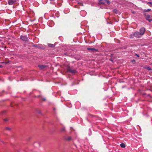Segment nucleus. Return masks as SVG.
<instances>
[{
	"label": "nucleus",
	"mask_w": 152,
	"mask_h": 152,
	"mask_svg": "<svg viewBox=\"0 0 152 152\" xmlns=\"http://www.w3.org/2000/svg\"><path fill=\"white\" fill-rule=\"evenodd\" d=\"M145 31V29L144 28H141L140 30V34L139 35H137L138 37H141L142 35H143Z\"/></svg>",
	"instance_id": "nucleus-1"
},
{
	"label": "nucleus",
	"mask_w": 152,
	"mask_h": 152,
	"mask_svg": "<svg viewBox=\"0 0 152 152\" xmlns=\"http://www.w3.org/2000/svg\"><path fill=\"white\" fill-rule=\"evenodd\" d=\"M140 34V33H139L138 32H135L133 35H132V34H131V37H130L131 38H133V37L134 36H135L136 37H137V38H139L140 37H138L137 36V35H139Z\"/></svg>",
	"instance_id": "nucleus-2"
},
{
	"label": "nucleus",
	"mask_w": 152,
	"mask_h": 152,
	"mask_svg": "<svg viewBox=\"0 0 152 152\" xmlns=\"http://www.w3.org/2000/svg\"><path fill=\"white\" fill-rule=\"evenodd\" d=\"M146 19L149 22L152 21V19L150 18V16L149 15H148L146 16Z\"/></svg>",
	"instance_id": "nucleus-3"
},
{
	"label": "nucleus",
	"mask_w": 152,
	"mask_h": 152,
	"mask_svg": "<svg viewBox=\"0 0 152 152\" xmlns=\"http://www.w3.org/2000/svg\"><path fill=\"white\" fill-rule=\"evenodd\" d=\"M20 38L22 40L25 41H28V40L27 38L25 36H21Z\"/></svg>",
	"instance_id": "nucleus-4"
},
{
	"label": "nucleus",
	"mask_w": 152,
	"mask_h": 152,
	"mask_svg": "<svg viewBox=\"0 0 152 152\" xmlns=\"http://www.w3.org/2000/svg\"><path fill=\"white\" fill-rule=\"evenodd\" d=\"M38 67L40 69L42 70L46 68V66L43 65H39Z\"/></svg>",
	"instance_id": "nucleus-5"
},
{
	"label": "nucleus",
	"mask_w": 152,
	"mask_h": 152,
	"mask_svg": "<svg viewBox=\"0 0 152 152\" xmlns=\"http://www.w3.org/2000/svg\"><path fill=\"white\" fill-rule=\"evenodd\" d=\"M15 0H9L8 1V4L9 5H12L15 2Z\"/></svg>",
	"instance_id": "nucleus-6"
},
{
	"label": "nucleus",
	"mask_w": 152,
	"mask_h": 152,
	"mask_svg": "<svg viewBox=\"0 0 152 152\" xmlns=\"http://www.w3.org/2000/svg\"><path fill=\"white\" fill-rule=\"evenodd\" d=\"M105 0H101L99 1V3L101 4H105Z\"/></svg>",
	"instance_id": "nucleus-7"
},
{
	"label": "nucleus",
	"mask_w": 152,
	"mask_h": 152,
	"mask_svg": "<svg viewBox=\"0 0 152 152\" xmlns=\"http://www.w3.org/2000/svg\"><path fill=\"white\" fill-rule=\"evenodd\" d=\"M87 50H92V51H94V50H96L94 48H87Z\"/></svg>",
	"instance_id": "nucleus-8"
},
{
	"label": "nucleus",
	"mask_w": 152,
	"mask_h": 152,
	"mask_svg": "<svg viewBox=\"0 0 152 152\" xmlns=\"http://www.w3.org/2000/svg\"><path fill=\"white\" fill-rule=\"evenodd\" d=\"M121 147L123 148H124L125 147V145L123 143H122L120 144Z\"/></svg>",
	"instance_id": "nucleus-9"
},
{
	"label": "nucleus",
	"mask_w": 152,
	"mask_h": 152,
	"mask_svg": "<svg viewBox=\"0 0 152 152\" xmlns=\"http://www.w3.org/2000/svg\"><path fill=\"white\" fill-rule=\"evenodd\" d=\"M151 9H146L145 10H144V12H149L150 11H151Z\"/></svg>",
	"instance_id": "nucleus-10"
},
{
	"label": "nucleus",
	"mask_w": 152,
	"mask_h": 152,
	"mask_svg": "<svg viewBox=\"0 0 152 152\" xmlns=\"http://www.w3.org/2000/svg\"><path fill=\"white\" fill-rule=\"evenodd\" d=\"M110 2L109 1L106 0L105 4L109 5L110 4Z\"/></svg>",
	"instance_id": "nucleus-11"
},
{
	"label": "nucleus",
	"mask_w": 152,
	"mask_h": 152,
	"mask_svg": "<svg viewBox=\"0 0 152 152\" xmlns=\"http://www.w3.org/2000/svg\"><path fill=\"white\" fill-rule=\"evenodd\" d=\"M48 45L50 47H53L54 46V45L52 44H48Z\"/></svg>",
	"instance_id": "nucleus-12"
},
{
	"label": "nucleus",
	"mask_w": 152,
	"mask_h": 152,
	"mask_svg": "<svg viewBox=\"0 0 152 152\" xmlns=\"http://www.w3.org/2000/svg\"><path fill=\"white\" fill-rule=\"evenodd\" d=\"M147 4H151V6L152 5V2H147Z\"/></svg>",
	"instance_id": "nucleus-13"
},
{
	"label": "nucleus",
	"mask_w": 152,
	"mask_h": 152,
	"mask_svg": "<svg viewBox=\"0 0 152 152\" xmlns=\"http://www.w3.org/2000/svg\"><path fill=\"white\" fill-rule=\"evenodd\" d=\"M145 68H146L147 69H148V70H151V69L149 67H146Z\"/></svg>",
	"instance_id": "nucleus-14"
},
{
	"label": "nucleus",
	"mask_w": 152,
	"mask_h": 152,
	"mask_svg": "<svg viewBox=\"0 0 152 152\" xmlns=\"http://www.w3.org/2000/svg\"><path fill=\"white\" fill-rule=\"evenodd\" d=\"M6 129L7 130H10V128H6Z\"/></svg>",
	"instance_id": "nucleus-15"
},
{
	"label": "nucleus",
	"mask_w": 152,
	"mask_h": 152,
	"mask_svg": "<svg viewBox=\"0 0 152 152\" xmlns=\"http://www.w3.org/2000/svg\"><path fill=\"white\" fill-rule=\"evenodd\" d=\"M114 12L115 13H117V12H118V11L116 10H114Z\"/></svg>",
	"instance_id": "nucleus-16"
},
{
	"label": "nucleus",
	"mask_w": 152,
	"mask_h": 152,
	"mask_svg": "<svg viewBox=\"0 0 152 152\" xmlns=\"http://www.w3.org/2000/svg\"><path fill=\"white\" fill-rule=\"evenodd\" d=\"M135 62V60H132V62Z\"/></svg>",
	"instance_id": "nucleus-17"
}]
</instances>
